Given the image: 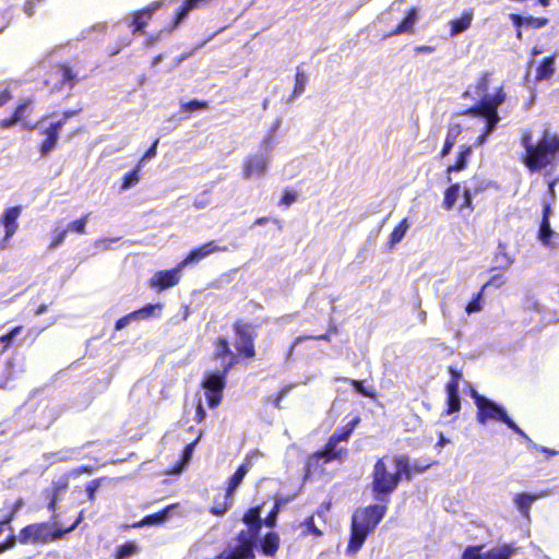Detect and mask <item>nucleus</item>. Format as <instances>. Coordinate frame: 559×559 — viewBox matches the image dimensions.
Wrapping results in <instances>:
<instances>
[{"instance_id": "ea45409f", "label": "nucleus", "mask_w": 559, "mask_h": 559, "mask_svg": "<svg viewBox=\"0 0 559 559\" xmlns=\"http://www.w3.org/2000/svg\"><path fill=\"white\" fill-rule=\"evenodd\" d=\"M460 189H461L460 183L455 182V183L450 185L444 190L443 201H442V206L444 210L451 211L454 207V205L457 201V198H459Z\"/></svg>"}, {"instance_id": "cd10ccee", "label": "nucleus", "mask_w": 559, "mask_h": 559, "mask_svg": "<svg viewBox=\"0 0 559 559\" xmlns=\"http://www.w3.org/2000/svg\"><path fill=\"white\" fill-rule=\"evenodd\" d=\"M262 507L255 506L250 508L242 516V521L247 524V530L255 534H260L263 521L261 519Z\"/></svg>"}, {"instance_id": "dca6fc26", "label": "nucleus", "mask_w": 559, "mask_h": 559, "mask_svg": "<svg viewBox=\"0 0 559 559\" xmlns=\"http://www.w3.org/2000/svg\"><path fill=\"white\" fill-rule=\"evenodd\" d=\"M227 247H219L215 243L214 240H210L194 249H192L185 259L179 262V267H186L190 264H197L204 258L216 253V252H226Z\"/></svg>"}, {"instance_id": "052dcab7", "label": "nucleus", "mask_w": 559, "mask_h": 559, "mask_svg": "<svg viewBox=\"0 0 559 559\" xmlns=\"http://www.w3.org/2000/svg\"><path fill=\"white\" fill-rule=\"evenodd\" d=\"M102 481H103V478H95L86 484L85 490L87 493V499L91 503H93L95 501V493H96L97 489L100 487Z\"/></svg>"}, {"instance_id": "3c124183", "label": "nucleus", "mask_w": 559, "mask_h": 559, "mask_svg": "<svg viewBox=\"0 0 559 559\" xmlns=\"http://www.w3.org/2000/svg\"><path fill=\"white\" fill-rule=\"evenodd\" d=\"M33 98H24L19 103L12 114L15 117H19L20 121H23L27 117V110L33 106Z\"/></svg>"}, {"instance_id": "6ab92c4d", "label": "nucleus", "mask_w": 559, "mask_h": 559, "mask_svg": "<svg viewBox=\"0 0 559 559\" xmlns=\"http://www.w3.org/2000/svg\"><path fill=\"white\" fill-rule=\"evenodd\" d=\"M418 10L415 7H412L407 10L405 16L402 19L397 25L392 28L388 34L383 35L382 39H386L392 36H399L402 34H414L415 33V24L418 21Z\"/></svg>"}, {"instance_id": "bf43d9fd", "label": "nucleus", "mask_w": 559, "mask_h": 559, "mask_svg": "<svg viewBox=\"0 0 559 559\" xmlns=\"http://www.w3.org/2000/svg\"><path fill=\"white\" fill-rule=\"evenodd\" d=\"M448 371L450 373V380L448 381L445 389L459 390L460 380L462 378V372L452 366H450L448 368Z\"/></svg>"}, {"instance_id": "0e129e2a", "label": "nucleus", "mask_w": 559, "mask_h": 559, "mask_svg": "<svg viewBox=\"0 0 559 559\" xmlns=\"http://www.w3.org/2000/svg\"><path fill=\"white\" fill-rule=\"evenodd\" d=\"M549 20L547 17H534L526 16V26H531L533 28H540L548 24Z\"/></svg>"}, {"instance_id": "864d4df0", "label": "nucleus", "mask_w": 559, "mask_h": 559, "mask_svg": "<svg viewBox=\"0 0 559 559\" xmlns=\"http://www.w3.org/2000/svg\"><path fill=\"white\" fill-rule=\"evenodd\" d=\"M284 503V500H276L273 508L269 512V514L265 516L263 521V524H265L269 527H274L276 524L277 515L281 509V506Z\"/></svg>"}, {"instance_id": "a19ab883", "label": "nucleus", "mask_w": 559, "mask_h": 559, "mask_svg": "<svg viewBox=\"0 0 559 559\" xmlns=\"http://www.w3.org/2000/svg\"><path fill=\"white\" fill-rule=\"evenodd\" d=\"M162 308H163L162 304H155V305L147 304V305L143 306L142 308L136 309L132 312L135 316L134 317L135 321H143V320H148L154 317H158L159 313H156V311H160Z\"/></svg>"}, {"instance_id": "a18cd8bd", "label": "nucleus", "mask_w": 559, "mask_h": 559, "mask_svg": "<svg viewBox=\"0 0 559 559\" xmlns=\"http://www.w3.org/2000/svg\"><path fill=\"white\" fill-rule=\"evenodd\" d=\"M209 108V103L206 100L201 99H190L180 105L181 111L185 112H194L199 110H205Z\"/></svg>"}, {"instance_id": "f3484780", "label": "nucleus", "mask_w": 559, "mask_h": 559, "mask_svg": "<svg viewBox=\"0 0 559 559\" xmlns=\"http://www.w3.org/2000/svg\"><path fill=\"white\" fill-rule=\"evenodd\" d=\"M473 154V146L469 144H462L459 146V150L455 155V159L453 164H450L445 168V176L449 182L452 181L451 174L460 173L467 168L469 159Z\"/></svg>"}, {"instance_id": "f257e3e1", "label": "nucleus", "mask_w": 559, "mask_h": 559, "mask_svg": "<svg viewBox=\"0 0 559 559\" xmlns=\"http://www.w3.org/2000/svg\"><path fill=\"white\" fill-rule=\"evenodd\" d=\"M520 142L525 150L521 160L532 173L552 166L559 159V135L556 133L544 131L542 136L533 142L532 132L524 130Z\"/></svg>"}, {"instance_id": "603ef678", "label": "nucleus", "mask_w": 559, "mask_h": 559, "mask_svg": "<svg viewBox=\"0 0 559 559\" xmlns=\"http://www.w3.org/2000/svg\"><path fill=\"white\" fill-rule=\"evenodd\" d=\"M22 326H14L8 333L0 336V345H2V353H4L11 347L14 337L22 331Z\"/></svg>"}, {"instance_id": "ddd939ff", "label": "nucleus", "mask_w": 559, "mask_h": 559, "mask_svg": "<svg viewBox=\"0 0 559 559\" xmlns=\"http://www.w3.org/2000/svg\"><path fill=\"white\" fill-rule=\"evenodd\" d=\"M347 455L348 450L346 448L338 447V443L330 437L321 449L317 450L309 456L308 461L329 464L335 461L342 462Z\"/></svg>"}, {"instance_id": "7ed1b4c3", "label": "nucleus", "mask_w": 559, "mask_h": 559, "mask_svg": "<svg viewBox=\"0 0 559 559\" xmlns=\"http://www.w3.org/2000/svg\"><path fill=\"white\" fill-rule=\"evenodd\" d=\"M393 463L395 471L391 472L386 463V456L377 459L372 472L370 489L373 498L378 502H390V496L397 489L403 479L402 473H407V465L403 460L394 456Z\"/></svg>"}, {"instance_id": "6e6552de", "label": "nucleus", "mask_w": 559, "mask_h": 559, "mask_svg": "<svg viewBox=\"0 0 559 559\" xmlns=\"http://www.w3.org/2000/svg\"><path fill=\"white\" fill-rule=\"evenodd\" d=\"M491 71H484L479 74L476 82L463 93V97H469L472 99H477L476 104L490 103L497 96L501 97V105L506 100V92L502 85L498 86L492 94H489L490 85H491Z\"/></svg>"}, {"instance_id": "8fccbe9b", "label": "nucleus", "mask_w": 559, "mask_h": 559, "mask_svg": "<svg viewBox=\"0 0 559 559\" xmlns=\"http://www.w3.org/2000/svg\"><path fill=\"white\" fill-rule=\"evenodd\" d=\"M88 215L90 214H84L80 218L71 222L66 229H68V231H72L79 235H84L86 233Z\"/></svg>"}, {"instance_id": "9d476101", "label": "nucleus", "mask_w": 559, "mask_h": 559, "mask_svg": "<svg viewBox=\"0 0 559 559\" xmlns=\"http://www.w3.org/2000/svg\"><path fill=\"white\" fill-rule=\"evenodd\" d=\"M501 105V97L497 96L490 103L484 104H475L471 107H467L461 111V115L474 117V118H485L486 124L484 128L485 134H490L497 127L500 117L498 114V108Z\"/></svg>"}, {"instance_id": "f704fd0d", "label": "nucleus", "mask_w": 559, "mask_h": 559, "mask_svg": "<svg viewBox=\"0 0 559 559\" xmlns=\"http://www.w3.org/2000/svg\"><path fill=\"white\" fill-rule=\"evenodd\" d=\"M397 460H403L404 463L407 465V473H402L403 479L411 480L415 474L423 473L427 471L429 467H431L435 462H427L424 464L414 463L412 464L409 462V457L405 454L396 455Z\"/></svg>"}, {"instance_id": "c85d7f7f", "label": "nucleus", "mask_w": 559, "mask_h": 559, "mask_svg": "<svg viewBox=\"0 0 559 559\" xmlns=\"http://www.w3.org/2000/svg\"><path fill=\"white\" fill-rule=\"evenodd\" d=\"M171 509H173V506H168L156 513L148 514V515L144 516L142 520L134 522L133 524L129 525L128 527L139 528V527H143L146 525L163 524L167 520L168 514Z\"/></svg>"}, {"instance_id": "09e8293b", "label": "nucleus", "mask_w": 559, "mask_h": 559, "mask_svg": "<svg viewBox=\"0 0 559 559\" xmlns=\"http://www.w3.org/2000/svg\"><path fill=\"white\" fill-rule=\"evenodd\" d=\"M495 262L498 263V265L491 267L490 271L507 269L512 264L513 260L504 252V247L499 245V251L495 255Z\"/></svg>"}, {"instance_id": "f8f14e48", "label": "nucleus", "mask_w": 559, "mask_h": 559, "mask_svg": "<svg viewBox=\"0 0 559 559\" xmlns=\"http://www.w3.org/2000/svg\"><path fill=\"white\" fill-rule=\"evenodd\" d=\"M484 547L483 544L467 546L461 559H511L518 550L513 544H502L481 554Z\"/></svg>"}, {"instance_id": "20e7f679", "label": "nucleus", "mask_w": 559, "mask_h": 559, "mask_svg": "<svg viewBox=\"0 0 559 559\" xmlns=\"http://www.w3.org/2000/svg\"><path fill=\"white\" fill-rule=\"evenodd\" d=\"M83 516L80 514L76 520L69 527L51 531L48 522L34 523L24 526L16 536L22 545L27 544H47L63 538L67 534L72 532L82 521Z\"/></svg>"}, {"instance_id": "39448f33", "label": "nucleus", "mask_w": 559, "mask_h": 559, "mask_svg": "<svg viewBox=\"0 0 559 559\" xmlns=\"http://www.w3.org/2000/svg\"><path fill=\"white\" fill-rule=\"evenodd\" d=\"M471 396L477 407L476 420L480 425H486L489 421H498L506 424L516 435H523V430L508 416L506 409L479 394L476 390H471Z\"/></svg>"}, {"instance_id": "412c9836", "label": "nucleus", "mask_w": 559, "mask_h": 559, "mask_svg": "<svg viewBox=\"0 0 559 559\" xmlns=\"http://www.w3.org/2000/svg\"><path fill=\"white\" fill-rule=\"evenodd\" d=\"M22 213L21 206H11L4 210L0 217V225L4 227V239L8 240L13 237L19 228L17 219Z\"/></svg>"}, {"instance_id": "6e6d98bb", "label": "nucleus", "mask_w": 559, "mask_h": 559, "mask_svg": "<svg viewBox=\"0 0 559 559\" xmlns=\"http://www.w3.org/2000/svg\"><path fill=\"white\" fill-rule=\"evenodd\" d=\"M298 194L292 188H286L283 192V195L278 202L280 206L288 207L297 201Z\"/></svg>"}, {"instance_id": "a878e982", "label": "nucleus", "mask_w": 559, "mask_h": 559, "mask_svg": "<svg viewBox=\"0 0 559 559\" xmlns=\"http://www.w3.org/2000/svg\"><path fill=\"white\" fill-rule=\"evenodd\" d=\"M474 13L473 10H465L460 17L451 20L449 22L450 36L454 37L465 31H467L473 22Z\"/></svg>"}, {"instance_id": "f03ea898", "label": "nucleus", "mask_w": 559, "mask_h": 559, "mask_svg": "<svg viewBox=\"0 0 559 559\" xmlns=\"http://www.w3.org/2000/svg\"><path fill=\"white\" fill-rule=\"evenodd\" d=\"M388 511V503L379 502L354 511L350 521V534L347 552L356 554L367 537L376 530Z\"/></svg>"}, {"instance_id": "c756f323", "label": "nucleus", "mask_w": 559, "mask_h": 559, "mask_svg": "<svg viewBox=\"0 0 559 559\" xmlns=\"http://www.w3.org/2000/svg\"><path fill=\"white\" fill-rule=\"evenodd\" d=\"M461 133L462 127L460 123H453L448 127L444 143L440 151V158H444L451 153Z\"/></svg>"}, {"instance_id": "49530a36", "label": "nucleus", "mask_w": 559, "mask_h": 559, "mask_svg": "<svg viewBox=\"0 0 559 559\" xmlns=\"http://www.w3.org/2000/svg\"><path fill=\"white\" fill-rule=\"evenodd\" d=\"M301 526L304 527V536L312 535L316 537H321L323 534L322 531L317 527L313 515L306 518L305 521L301 523Z\"/></svg>"}, {"instance_id": "2f4dec72", "label": "nucleus", "mask_w": 559, "mask_h": 559, "mask_svg": "<svg viewBox=\"0 0 559 559\" xmlns=\"http://www.w3.org/2000/svg\"><path fill=\"white\" fill-rule=\"evenodd\" d=\"M233 502H234V498H231L230 496H227L226 492H224L223 496L217 495L214 497L213 506L209 509V512L215 516H223L231 508Z\"/></svg>"}, {"instance_id": "e2e57ef3", "label": "nucleus", "mask_w": 559, "mask_h": 559, "mask_svg": "<svg viewBox=\"0 0 559 559\" xmlns=\"http://www.w3.org/2000/svg\"><path fill=\"white\" fill-rule=\"evenodd\" d=\"M44 0H27L23 4V11L28 16L32 17L36 13L37 7L43 2Z\"/></svg>"}, {"instance_id": "4d7b16f0", "label": "nucleus", "mask_w": 559, "mask_h": 559, "mask_svg": "<svg viewBox=\"0 0 559 559\" xmlns=\"http://www.w3.org/2000/svg\"><path fill=\"white\" fill-rule=\"evenodd\" d=\"M484 292L481 289L473 297V299L466 305L465 311L468 314L478 312L483 309L481 297Z\"/></svg>"}, {"instance_id": "338daca9", "label": "nucleus", "mask_w": 559, "mask_h": 559, "mask_svg": "<svg viewBox=\"0 0 559 559\" xmlns=\"http://www.w3.org/2000/svg\"><path fill=\"white\" fill-rule=\"evenodd\" d=\"M473 197H474V193L472 192L471 189H464L463 202L461 204V209H467L469 211H473L474 210Z\"/></svg>"}, {"instance_id": "774afa93", "label": "nucleus", "mask_w": 559, "mask_h": 559, "mask_svg": "<svg viewBox=\"0 0 559 559\" xmlns=\"http://www.w3.org/2000/svg\"><path fill=\"white\" fill-rule=\"evenodd\" d=\"M293 384H288V385H285L284 388H282L280 390V392L274 396L273 399V405L276 407V408H281V402L282 400L290 392V390L293 389Z\"/></svg>"}, {"instance_id": "2eb2a0df", "label": "nucleus", "mask_w": 559, "mask_h": 559, "mask_svg": "<svg viewBox=\"0 0 559 559\" xmlns=\"http://www.w3.org/2000/svg\"><path fill=\"white\" fill-rule=\"evenodd\" d=\"M62 128L61 121H52L40 131L44 135V139L38 144L40 157H46L57 147Z\"/></svg>"}, {"instance_id": "423d86ee", "label": "nucleus", "mask_w": 559, "mask_h": 559, "mask_svg": "<svg viewBox=\"0 0 559 559\" xmlns=\"http://www.w3.org/2000/svg\"><path fill=\"white\" fill-rule=\"evenodd\" d=\"M235 365L236 357L224 364L222 370L207 372L204 374L201 386L204 389V394L209 407L216 408L221 404L223 400V391L227 383V374Z\"/></svg>"}, {"instance_id": "4468645a", "label": "nucleus", "mask_w": 559, "mask_h": 559, "mask_svg": "<svg viewBox=\"0 0 559 559\" xmlns=\"http://www.w3.org/2000/svg\"><path fill=\"white\" fill-rule=\"evenodd\" d=\"M182 269L178 263L170 270L158 271L148 278L147 285L157 293L175 287L180 282Z\"/></svg>"}, {"instance_id": "c03bdc74", "label": "nucleus", "mask_w": 559, "mask_h": 559, "mask_svg": "<svg viewBox=\"0 0 559 559\" xmlns=\"http://www.w3.org/2000/svg\"><path fill=\"white\" fill-rule=\"evenodd\" d=\"M331 333H332V331L330 330V331H328L323 334H319V335H299L294 340V342L289 348V354L293 353V350L295 349V347L297 345H299L300 343L308 341V340L331 342Z\"/></svg>"}, {"instance_id": "69168bd1", "label": "nucleus", "mask_w": 559, "mask_h": 559, "mask_svg": "<svg viewBox=\"0 0 559 559\" xmlns=\"http://www.w3.org/2000/svg\"><path fill=\"white\" fill-rule=\"evenodd\" d=\"M134 313L133 312H130L123 317H121L120 319H118L115 323V330L116 331H119V330H122L124 329L128 324H130L131 322L135 321V318H134Z\"/></svg>"}, {"instance_id": "72a5a7b5", "label": "nucleus", "mask_w": 559, "mask_h": 559, "mask_svg": "<svg viewBox=\"0 0 559 559\" xmlns=\"http://www.w3.org/2000/svg\"><path fill=\"white\" fill-rule=\"evenodd\" d=\"M408 228V219L403 218L391 231L386 242L388 249L392 250L397 243H400L405 237Z\"/></svg>"}, {"instance_id": "37998d69", "label": "nucleus", "mask_w": 559, "mask_h": 559, "mask_svg": "<svg viewBox=\"0 0 559 559\" xmlns=\"http://www.w3.org/2000/svg\"><path fill=\"white\" fill-rule=\"evenodd\" d=\"M307 83H308V78H307L305 71L300 67H297L296 74H295V84H294L293 95L297 96V95L302 94L306 88Z\"/></svg>"}, {"instance_id": "e433bc0d", "label": "nucleus", "mask_w": 559, "mask_h": 559, "mask_svg": "<svg viewBox=\"0 0 559 559\" xmlns=\"http://www.w3.org/2000/svg\"><path fill=\"white\" fill-rule=\"evenodd\" d=\"M141 170H142L141 162H138V164L132 168V170L127 173L122 177L120 190L126 191V190L136 186L141 181Z\"/></svg>"}, {"instance_id": "5701e85b", "label": "nucleus", "mask_w": 559, "mask_h": 559, "mask_svg": "<svg viewBox=\"0 0 559 559\" xmlns=\"http://www.w3.org/2000/svg\"><path fill=\"white\" fill-rule=\"evenodd\" d=\"M545 492L537 493H516L513 498L516 509L523 516H528L532 504L539 498L544 497Z\"/></svg>"}, {"instance_id": "4c0bfd02", "label": "nucleus", "mask_w": 559, "mask_h": 559, "mask_svg": "<svg viewBox=\"0 0 559 559\" xmlns=\"http://www.w3.org/2000/svg\"><path fill=\"white\" fill-rule=\"evenodd\" d=\"M23 507V499L19 498L13 503L4 502L3 509L7 510V514L1 519V521L8 524V530L10 534L13 533V527L11 526V522L15 519L19 511Z\"/></svg>"}, {"instance_id": "a211bd4d", "label": "nucleus", "mask_w": 559, "mask_h": 559, "mask_svg": "<svg viewBox=\"0 0 559 559\" xmlns=\"http://www.w3.org/2000/svg\"><path fill=\"white\" fill-rule=\"evenodd\" d=\"M160 5H162L160 1H155V2H152L150 5H147L146 8L135 11L132 15V21L130 24V26L132 28V33L133 34H136V33L143 34L146 25L152 20L153 14Z\"/></svg>"}, {"instance_id": "473e14b6", "label": "nucleus", "mask_w": 559, "mask_h": 559, "mask_svg": "<svg viewBox=\"0 0 559 559\" xmlns=\"http://www.w3.org/2000/svg\"><path fill=\"white\" fill-rule=\"evenodd\" d=\"M248 471H249L248 464H242V465L238 466V468L235 471V473L227 480V486L225 488V492L227 493V496H230L231 498H234V492L236 491L238 486L242 483Z\"/></svg>"}, {"instance_id": "1a4fd4ad", "label": "nucleus", "mask_w": 559, "mask_h": 559, "mask_svg": "<svg viewBox=\"0 0 559 559\" xmlns=\"http://www.w3.org/2000/svg\"><path fill=\"white\" fill-rule=\"evenodd\" d=\"M86 75L80 76V72L69 63H57L50 71V78L45 80V85L50 92H59L66 86L73 88Z\"/></svg>"}, {"instance_id": "de8ad7c7", "label": "nucleus", "mask_w": 559, "mask_h": 559, "mask_svg": "<svg viewBox=\"0 0 559 559\" xmlns=\"http://www.w3.org/2000/svg\"><path fill=\"white\" fill-rule=\"evenodd\" d=\"M519 436L526 442L528 448L539 451V452L546 454L547 456H556L559 454V451H557L555 449H550V448H547L544 445L536 444L524 431H523V435H519Z\"/></svg>"}, {"instance_id": "13d9d810", "label": "nucleus", "mask_w": 559, "mask_h": 559, "mask_svg": "<svg viewBox=\"0 0 559 559\" xmlns=\"http://www.w3.org/2000/svg\"><path fill=\"white\" fill-rule=\"evenodd\" d=\"M506 283L507 278L503 274H495L481 286V292L488 287L501 288Z\"/></svg>"}, {"instance_id": "4be33fe9", "label": "nucleus", "mask_w": 559, "mask_h": 559, "mask_svg": "<svg viewBox=\"0 0 559 559\" xmlns=\"http://www.w3.org/2000/svg\"><path fill=\"white\" fill-rule=\"evenodd\" d=\"M212 1L213 0H183L174 16L169 32L177 28L178 25L187 17V15L191 11L201 9V8L210 4Z\"/></svg>"}, {"instance_id": "bb28decb", "label": "nucleus", "mask_w": 559, "mask_h": 559, "mask_svg": "<svg viewBox=\"0 0 559 559\" xmlns=\"http://www.w3.org/2000/svg\"><path fill=\"white\" fill-rule=\"evenodd\" d=\"M360 416L355 415L345 425L337 427L330 437L334 439L337 443L347 442L350 439L355 428L360 424Z\"/></svg>"}, {"instance_id": "58836bf2", "label": "nucleus", "mask_w": 559, "mask_h": 559, "mask_svg": "<svg viewBox=\"0 0 559 559\" xmlns=\"http://www.w3.org/2000/svg\"><path fill=\"white\" fill-rule=\"evenodd\" d=\"M538 238L544 246L554 248L556 243L552 242V238L559 239V235L551 229L549 222H540Z\"/></svg>"}, {"instance_id": "0eeeda50", "label": "nucleus", "mask_w": 559, "mask_h": 559, "mask_svg": "<svg viewBox=\"0 0 559 559\" xmlns=\"http://www.w3.org/2000/svg\"><path fill=\"white\" fill-rule=\"evenodd\" d=\"M259 324L237 320L233 324L235 334L234 346L239 357L253 359L255 353V338L258 337Z\"/></svg>"}, {"instance_id": "393cba45", "label": "nucleus", "mask_w": 559, "mask_h": 559, "mask_svg": "<svg viewBox=\"0 0 559 559\" xmlns=\"http://www.w3.org/2000/svg\"><path fill=\"white\" fill-rule=\"evenodd\" d=\"M259 546L262 555L266 557H274L281 546V539L277 533L269 532L260 540Z\"/></svg>"}, {"instance_id": "c9c22d12", "label": "nucleus", "mask_w": 559, "mask_h": 559, "mask_svg": "<svg viewBox=\"0 0 559 559\" xmlns=\"http://www.w3.org/2000/svg\"><path fill=\"white\" fill-rule=\"evenodd\" d=\"M447 391V405L442 412V416H450L461 411V399L459 390L445 389Z\"/></svg>"}, {"instance_id": "680f3d73", "label": "nucleus", "mask_w": 559, "mask_h": 559, "mask_svg": "<svg viewBox=\"0 0 559 559\" xmlns=\"http://www.w3.org/2000/svg\"><path fill=\"white\" fill-rule=\"evenodd\" d=\"M67 234L68 229L53 230L51 241L49 243V249L55 250L56 248H58L64 241Z\"/></svg>"}, {"instance_id": "7c9ffc66", "label": "nucleus", "mask_w": 559, "mask_h": 559, "mask_svg": "<svg viewBox=\"0 0 559 559\" xmlns=\"http://www.w3.org/2000/svg\"><path fill=\"white\" fill-rule=\"evenodd\" d=\"M213 344L215 347L213 354L214 359L224 360L226 357H230V359L236 357V364H238L239 356L237 353H233V350L230 349L229 342L225 336L217 337Z\"/></svg>"}, {"instance_id": "5fc2aeb1", "label": "nucleus", "mask_w": 559, "mask_h": 559, "mask_svg": "<svg viewBox=\"0 0 559 559\" xmlns=\"http://www.w3.org/2000/svg\"><path fill=\"white\" fill-rule=\"evenodd\" d=\"M350 385L354 388V390L359 393L361 396H365V397H370V399H374L376 397V393L373 390H369L365 386L364 384V381L362 380H355V379H352L349 381Z\"/></svg>"}, {"instance_id": "9b49d317", "label": "nucleus", "mask_w": 559, "mask_h": 559, "mask_svg": "<svg viewBox=\"0 0 559 559\" xmlns=\"http://www.w3.org/2000/svg\"><path fill=\"white\" fill-rule=\"evenodd\" d=\"M259 534L241 530L236 535V545L225 551L219 558L224 559H254Z\"/></svg>"}, {"instance_id": "b1692460", "label": "nucleus", "mask_w": 559, "mask_h": 559, "mask_svg": "<svg viewBox=\"0 0 559 559\" xmlns=\"http://www.w3.org/2000/svg\"><path fill=\"white\" fill-rule=\"evenodd\" d=\"M557 53L545 57L536 68L535 81L549 80L556 72Z\"/></svg>"}, {"instance_id": "79ce46f5", "label": "nucleus", "mask_w": 559, "mask_h": 559, "mask_svg": "<svg viewBox=\"0 0 559 559\" xmlns=\"http://www.w3.org/2000/svg\"><path fill=\"white\" fill-rule=\"evenodd\" d=\"M139 551V546L134 542H128L117 547L115 559H127Z\"/></svg>"}, {"instance_id": "aec40b11", "label": "nucleus", "mask_w": 559, "mask_h": 559, "mask_svg": "<svg viewBox=\"0 0 559 559\" xmlns=\"http://www.w3.org/2000/svg\"><path fill=\"white\" fill-rule=\"evenodd\" d=\"M267 168V157L264 155H250L243 160L242 177L250 179L253 176H262Z\"/></svg>"}]
</instances>
